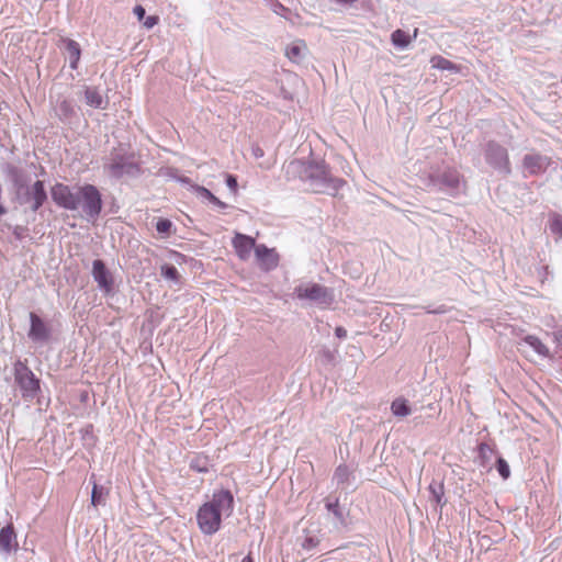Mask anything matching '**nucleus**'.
Here are the masks:
<instances>
[{"instance_id":"45","label":"nucleus","mask_w":562,"mask_h":562,"mask_svg":"<svg viewBox=\"0 0 562 562\" xmlns=\"http://www.w3.org/2000/svg\"><path fill=\"white\" fill-rule=\"evenodd\" d=\"M177 179H178V180H180L181 182L189 183V182L187 181V180H188V178L179 177V178H177Z\"/></svg>"},{"instance_id":"25","label":"nucleus","mask_w":562,"mask_h":562,"mask_svg":"<svg viewBox=\"0 0 562 562\" xmlns=\"http://www.w3.org/2000/svg\"><path fill=\"white\" fill-rule=\"evenodd\" d=\"M194 191L196 192L198 196L209 200L211 203L222 210L228 206L225 202L217 199L209 189L204 187H194Z\"/></svg>"},{"instance_id":"26","label":"nucleus","mask_w":562,"mask_h":562,"mask_svg":"<svg viewBox=\"0 0 562 562\" xmlns=\"http://www.w3.org/2000/svg\"><path fill=\"white\" fill-rule=\"evenodd\" d=\"M351 475V471L346 464H339L334 473L333 481L336 482L338 486L345 485L349 483V479Z\"/></svg>"},{"instance_id":"18","label":"nucleus","mask_w":562,"mask_h":562,"mask_svg":"<svg viewBox=\"0 0 562 562\" xmlns=\"http://www.w3.org/2000/svg\"><path fill=\"white\" fill-rule=\"evenodd\" d=\"M428 492L430 494L429 499L436 504V507L442 509L447 504L443 482H437L434 480L428 486Z\"/></svg>"},{"instance_id":"39","label":"nucleus","mask_w":562,"mask_h":562,"mask_svg":"<svg viewBox=\"0 0 562 562\" xmlns=\"http://www.w3.org/2000/svg\"><path fill=\"white\" fill-rule=\"evenodd\" d=\"M27 233V228L23 226H16L13 231V235L16 239L22 240Z\"/></svg>"},{"instance_id":"5","label":"nucleus","mask_w":562,"mask_h":562,"mask_svg":"<svg viewBox=\"0 0 562 562\" xmlns=\"http://www.w3.org/2000/svg\"><path fill=\"white\" fill-rule=\"evenodd\" d=\"M302 189L316 194L336 195L346 184L342 178H300Z\"/></svg>"},{"instance_id":"34","label":"nucleus","mask_w":562,"mask_h":562,"mask_svg":"<svg viewBox=\"0 0 562 562\" xmlns=\"http://www.w3.org/2000/svg\"><path fill=\"white\" fill-rule=\"evenodd\" d=\"M172 227V222L168 218H159L156 223V231L162 235L168 236Z\"/></svg>"},{"instance_id":"27","label":"nucleus","mask_w":562,"mask_h":562,"mask_svg":"<svg viewBox=\"0 0 562 562\" xmlns=\"http://www.w3.org/2000/svg\"><path fill=\"white\" fill-rule=\"evenodd\" d=\"M210 467L211 463L207 457L196 456L190 461V468L199 473L209 472Z\"/></svg>"},{"instance_id":"6","label":"nucleus","mask_w":562,"mask_h":562,"mask_svg":"<svg viewBox=\"0 0 562 562\" xmlns=\"http://www.w3.org/2000/svg\"><path fill=\"white\" fill-rule=\"evenodd\" d=\"M522 168L525 172L530 175L554 172L557 170V162L546 155L529 153L522 159Z\"/></svg>"},{"instance_id":"36","label":"nucleus","mask_w":562,"mask_h":562,"mask_svg":"<svg viewBox=\"0 0 562 562\" xmlns=\"http://www.w3.org/2000/svg\"><path fill=\"white\" fill-rule=\"evenodd\" d=\"M492 453H493V450L486 442L480 443L479 454H480V458L483 460L482 465H485L484 460H487Z\"/></svg>"},{"instance_id":"2","label":"nucleus","mask_w":562,"mask_h":562,"mask_svg":"<svg viewBox=\"0 0 562 562\" xmlns=\"http://www.w3.org/2000/svg\"><path fill=\"white\" fill-rule=\"evenodd\" d=\"M234 510V496L228 490L215 491L211 501L204 503L196 513V522L203 535L216 533L222 525V517H229Z\"/></svg>"},{"instance_id":"14","label":"nucleus","mask_w":562,"mask_h":562,"mask_svg":"<svg viewBox=\"0 0 562 562\" xmlns=\"http://www.w3.org/2000/svg\"><path fill=\"white\" fill-rule=\"evenodd\" d=\"M233 245L238 257L243 260L249 257L252 248H256L255 239L243 234H236Z\"/></svg>"},{"instance_id":"40","label":"nucleus","mask_w":562,"mask_h":562,"mask_svg":"<svg viewBox=\"0 0 562 562\" xmlns=\"http://www.w3.org/2000/svg\"><path fill=\"white\" fill-rule=\"evenodd\" d=\"M158 22V18L157 16H148L146 19V21L144 22V25L147 27V29H150L153 27L156 23Z\"/></svg>"},{"instance_id":"41","label":"nucleus","mask_w":562,"mask_h":562,"mask_svg":"<svg viewBox=\"0 0 562 562\" xmlns=\"http://www.w3.org/2000/svg\"><path fill=\"white\" fill-rule=\"evenodd\" d=\"M134 13L138 18V20L140 21L145 16V9L142 5H136L134 8Z\"/></svg>"},{"instance_id":"19","label":"nucleus","mask_w":562,"mask_h":562,"mask_svg":"<svg viewBox=\"0 0 562 562\" xmlns=\"http://www.w3.org/2000/svg\"><path fill=\"white\" fill-rule=\"evenodd\" d=\"M46 198H47V195H46V191L44 189L43 182L40 180L36 181L33 184L32 191L30 193V200L32 201V205H31L32 211H34V212L37 211L43 205Z\"/></svg>"},{"instance_id":"48","label":"nucleus","mask_w":562,"mask_h":562,"mask_svg":"<svg viewBox=\"0 0 562 562\" xmlns=\"http://www.w3.org/2000/svg\"><path fill=\"white\" fill-rule=\"evenodd\" d=\"M280 8H277V11H280V9L284 10L283 5L279 4Z\"/></svg>"},{"instance_id":"4","label":"nucleus","mask_w":562,"mask_h":562,"mask_svg":"<svg viewBox=\"0 0 562 562\" xmlns=\"http://www.w3.org/2000/svg\"><path fill=\"white\" fill-rule=\"evenodd\" d=\"M294 295L301 301H308L317 305H330L334 301L330 289L314 282L299 284L294 289Z\"/></svg>"},{"instance_id":"32","label":"nucleus","mask_w":562,"mask_h":562,"mask_svg":"<svg viewBox=\"0 0 562 562\" xmlns=\"http://www.w3.org/2000/svg\"><path fill=\"white\" fill-rule=\"evenodd\" d=\"M549 226L552 234L562 238V215L555 213L551 215Z\"/></svg>"},{"instance_id":"17","label":"nucleus","mask_w":562,"mask_h":562,"mask_svg":"<svg viewBox=\"0 0 562 562\" xmlns=\"http://www.w3.org/2000/svg\"><path fill=\"white\" fill-rule=\"evenodd\" d=\"M85 100L88 105L94 109H105L108 99H104L100 91L94 87H87L85 90Z\"/></svg>"},{"instance_id":"13","label":"nucleus","mask_w":562,"mask_h":562,"mask_svg":"<svg viewBox=\"0 0 562 562\" xmlns=\"http://www.w3.org/2000/svg\"><path fill=\"white\" fill-rule=\"evenodd\" d=\"M325 508L333 514L335 517V527L336 528H346L348 527V515L349 512L345 510L339 505V499H331L330 497L325 498Z\"/></svg>"},{"instance_id":"20","label":"nucleus","mask_w":562,"mask_h":562,"mask_svg":"<svg viewBox=\"0 0 562 562\" xmlns=\"http://www.w3.org/2000/svg\"><path fill=\"white\" fill-rule=\"evenodd\" d=\"M63 43L65 44V49L68 54L69 58V66L71 69H77L78 63L81 55V49L79 44L70 38L63 40Z\"/></svg>"},{"instance_id":"37","label":"nucleus","mask_w":562,"mask_h":562,"mask_svg":"<svg viewBox=\"0 0 562 562\" xmlns=\"http://www.w3.org/2000/svg\"><path fill=\"white\" fill-rule=\"evenodd\" d=\"M426 310V313L427 314H435V315H440V314H446L449 312L450 307H448L447 305L445 304H440L436 307H431V306H427L425 307Z\"/></svg>"},{"instance_id":"15","label":"nucleus","mask_w":562,"mask_h":562,"mask_svg":"<svg viewBox=\"0 0 562 562\" xmlns=\"http://www.w3.org/2000/svg\"><path fill=\"white\" fill-rule=\"evenodd\" d=\"M18 546L16 535L12 524L0 530V551L9 553Z\"/></svg>"},{"instance_id":"23","label":"nucleus","mask_w":562,"mask_h":562,"mask_svg":"<svg viewBox=\"0 0 562 562\" xmlns=\"http://www.w3.org/2000/svg\"><path fill=\"white\" fill-rule=\"evenodd\" d=\"M525 342L530 346L539 356L547 358L550 356L549 348L537 337L533 335H528L525 337Z\"/></svg>"},{"instance_id":"43","label":"nucleus","mask_w":562,"mask_h":562,"mask_svg":"<svg viewBox=\"0 0 562 562\" xmlns=\"http://www.w3.org/2000/svg\"><path fill=\"white\" fill-rule=\"evenodd\" d=\"M252 153L255 155V157L259 158V157H262L263 156V151L261 148H259L258 146L256 147H252Z\"/></svg>"},{"instance_id":"38","label":"nucleus","mask_w":562,"mask_h":562,"mask_svg":"<svg viewBox=\"0 0 562 562\" xmlns=\"http://www.w3.org/2000/svg\"><path fill=\"white\" fill-rule=\"evenodd\" d=\"M226 186L229 189V191L232 192V194L236 195L237 188H238L237 178H226Z\"/></svg>"},{"instance_id":"22","label":"nucleus","mask_w":562,"mask_h":562,"mask_svg":"<svg viewBox=\"0 0 562 562\" xmlns=\"http://www.w3.org/2000/svg\"><path fill=\"white\" fill-rule=\"evenodd\" d=\"M54 110L61 121H69L76 114L72 101L67 99L58 100Z\"/></svg>"},{"instance_id":"42","label":"nucleus","mask_w":562,"mask_h":562,"mask_svg":"<svg viewBox=\"0 0 562 562\" xmlns=\"http://www.w3.org/2000/svg\"><path fill=\"white\" fill-rule=\"evenodd\" d=\"M335 335L338 337V338H346L347 337V330L344 328V327H336L335 329Z\"/></svg>"},{"instance_id":"28","label":"nucleus","mask_w":562,"mask_h":562,"mask_svg":"<svg viewBox=\"0 0 562 562\" xmlns=\"http://www.w3.org/2000/svg\"><path fill=\"white\" fill-rule=\"evenodd\" d=\"M106 494L108 492L103 486L93 483V487L91 491V504L94 507L99 505H104Z\"/></svg>"},{"instance_id":"10","label":"nucleus","mask_w":562,"mask_h":562,"mask_svg":"<svg viewBox=\"0 0 562 562\" xmlns=\"http://www.w3.org/2000/svg\"><path fill=\"white\" fill-rule=\"evenodd\" d=\"M92 277L99 288L105 293H109L112 290L113 278L102 260H93Z\"/></svg>"},{"instance_id":"29","label":"nucleus","mask_w":562,"mask_h":562,"mask_svg":"<svg viewBox=\"0 0 562 562\" xmlns=\"http://www.w3.org/2000/svg\"><path fill=\"white\" fill-rule=\"evenodd\" d=\"M431 64L434 68H438L440 70H449L454 72L459 70V67L456 64L441 56L432 57Z\"/></svg>"},{"instance_id":"44","label":"nucleus","mask_w":562,"mask_h":562,"mask_svg":"<svg viewBox=\"0 0 562 562\" xmlns=\"http://www.w3.org/2000/svg\"><path fill=\"white\" fill-rule=\"evenodd\" d=\"M241 562H254V560H252L251 555H250V554H248V555H246V557L241 560Z\"/></svg>"},{"instance_id":"7","label":"nucleus","mask_w":562,"mask_h":562,"mask_svg":"<svg viewBox=\"0 0 562 562\" xmlns=\"http://www.w3.org/2000/svg\"><path fill=\"white\" fill-rule=\"evenodd\" d=\"M485 159L495 170L499 172L509 171L507 150L497 143L490 142L485 149Z\"/></svg>"},{"instance_id":"21","label":"nucleus","mask_w":562,"mask_h":562,"mask_svg":"<svg viewBox=\"0 0 562 562\" xmlns=\"http://www.w3.org/2000/svg\"><path fill=\"white\" fill-rule=\"evenodd\" d=\"M306 50L307 47L303 41H295L286 47L285 55L291 61L300 63L304 58Z\"/></svg>"},{"instance_id":"24","label":"nucleus","mask_w":562,"mask_h":562,"mask_svg":"<svg viewBox=\"0 0 562 562\" xmlns=\"http://www.w3.org/2000/svg\"><path fill=\"white\" fill-rule=\"evenodd\" d=\"M392 414L396 417H406L411 414L412 409L407 400L403 397L395 398L391 404Z\"/></svg>"},{"instance_id":"1","label":"nucleus","mask_w":562,"mask_h":562,"mask_svg":"<svg viewBox=\"0 0 562 562\" xmlns=\"http://www.w3.org/2000/svg\"><path fill=\"white\" fill-rule=\"evenodd\" d=\"M52 199L68 211H81L88 222H95L102 211L103 202L100 191L92 184L68 187L57 183L52 188Z\"/></svg>"},{"instance_id":"3","label":"nucleus","mask_w":562,"mask_h":562,"mask_svg":"<svg viewBox=\"0 0 562 562\" xmlns=\"http://www.w3.org/2000/svg\"><path fill=\"white\" fill-rule=\"evenodd\" d=\"M14 381L24 400H33L40 392V380L33 371L22 361H16L13 367Z\"/></svg>"},{"instance_id":"12","label":"nucleus","mask_w":562,"mask_h":562,"mask_svg":"<svg viewBox=\"0 0 562 562\" xmlns=\"http://www.w3.org/2000/svg\"><path fill=\"white\" fill-rule=\"evenodd\" d=\"M111 171L114 176H134L142 172L138 162L134 157H121L111 165Z\"/></svg>"},{"instance_id":"16","label":"nucleus","mask_w":562,"mask_h":562,"mask_svg":"<svg viewBox=\"0 0 562 562\" xmlns=\"http://www.w3.org/2000/svg\"><path fill=\"white\" fill-rule=\"evenodd\" d=\"M431 187H438L440 191L453 194L460 188V178H425Z\"/></svg>"},{"instance_id":"47","label":"nucleus","mask_w":562,"mask_h":562,"mask_svg":"<svg viewBox=\"0 0 562 562\" xmlns=\"http://www.w3.org/2000/svg\"><path fill=\"white\" fill-rule=\"evenodd\" d=\"M280 8H277V11H280V9L284 10L283 5L279 4Z\"/></svg>"},{"instance_id":"8","label":"nucleus","mask_w":562,"mask_h":562,"mask_svg":"<svg viewBox=\"0 0 562 562\" xmlns=\"http://www.w3.org/2000/svg\"><path fill=\"white\" fill-rule=\"evenodd\" d=\"M288 173L303 172L305 176H327L329 173L328 166L324 160H312V161H302V160H293L288 165L286 169Z\"/></svg>"},{"instance_id":"31","label":"nucleus","mask_w":562,"mask_h":562,"mask_svg":"<svg viewBox=\"0 0 562 562\" xmlns=\"http://www.w3.org/2000/svg\"><path fill=\"white\" fill-rule=\"evenodd\" d=\"M392 43L397 47H407L411 40L409 36L402 30H396L391 35Z\"/></svg>"},{"instance_id":"9","label":"nucleus","mask_w":562,"mask_h":562,"mask_svg":"<svg viewBox=\"0 0 562 562\" xmlns=\"http://www.w3.org/2000/svg\"><path fill=\"white\" fill-rule=\"evenodd\" d=\"M52 330L49 326L35 313H30L29 338L34 342H47L50 338Z\"/></svg>"},{"instance_id":"33","label":"nucleus","mask_w":562,"mask_h":562,"mask_svg":"<svg viewBox=\"0 0 562 562\" xmlns=\"http://www.w3.org/2000/svg\"><path fill=\"white\" fill-rule=\"evenodd\" d=\"M496 470L504 480H507L510 476L509 465L502 457H498L496 460Z\"/></svg>"},{"instance_id":"35","label":"nucleus","mask_w":562,"mask_h":562,"mask_svg":"<svg viewBox=\"0 0 562 562\" xmlns=\"http://www.w3.org/2000/svg\"><path fill=\"white\" fill-rule=\"evenodd\" d=\"M319 544V539L315 536H306L302 542V548L304 550H312Z\"/></svg>"},{"instance_id":"46","label":"nucleus","mask_w":562,"mask_h":562,"mask_svg":"<svg viewBox=\"0 0 562 562\" xmlns=\"http://www.w3.org/2000/svg\"><path fill=\"white\" fill-rule=\"evenodd\" d=\"M5 212V209L0 204V215H3Z\"/></svg>"},{"instance_id":"11","label":"nucleus","mask_w":562,"mask_h":562,"mask_svg":"<svg viewBox=\"0 0 562 562\" xmlns=\"http://www.w3.org/2000/svg\"><path fill=\"white\" fill-rule=\"evenodd\" d=\"M255 254L262 270L271 271L278 267L279 255L274 249H270L265 245H258L255 248Z\"/></svg>"},{"instance_id":"30","label":"nucleus","mask_w":562,"mask_h":562,"mask_svg":"<svg viewBox=\"0 0 562 562\" xmlns=\"http://www.w3.org/2000/svg\"><path fill=\"white\" fill-rule=\"evenodd\" d=\"M160 273L165 279L173 281L176 283H178L180 280V274L178 272V269L172 265H168V263L162 265L160 268Z\"/></svg>"}]
</instances>
